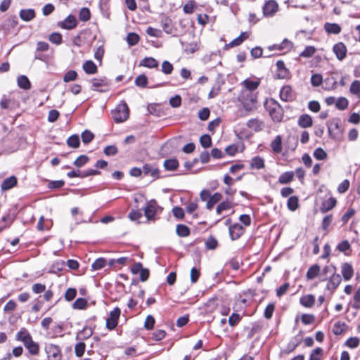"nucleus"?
Here are the masks:
<instances>
[{
	"label": "nucleus",
	"instance_id": "nucleus-48",
	"mask_svg": "<svg viewBox=\"0 0 360 360\" xmlns=\"http://www.w3.org/2000/svg\"><path fill=\"white\" fill-rule=\"evenodd\" d=\"M77 72L75 70H70L65 73L63 80L65 83L73 82L77 79Z\"/></svg>",
	"mask_w": 360,
	"mask_h": 360
},
{
	"label": "nucleus",
	"instance_id": "nucleus-53",
	"mask_svg": "<svg viewBox=\"0 0 360 360\" xmlns=\"http://www.w3.org/2000/svg\"><path fill=\"white\" fill-rule=\"evenodd\" d=\"M200 143L204 148H207L212 146V138L209 134H203L200 138Z\"/></svg>",
	"mask_w": 360,
	"mask_h": 360
},
{
	"label": "nucleus",
	"instance_id": "nucleus-6",
	"mask_svg": "<svg viewBox=\"0 0 360 360\" xmlns=\"http://www.w3.org/2000/svg\"><path fill=\"white\" fill-rule=\"evenodd\" d=\"M238 101L246 111H250L255 108L257 103V96L251 92L242 91L238 96Z\"/></svg>",
	"mask_w": 360,
	"mask_h": 360
},
{
	"label": "nucleus",
	"instance_id": "nucleus-1",
	"mask_svg": "<svg viewBox=\"0 0 360 360\" xmlns=\"http://www.w3.org/2000/svg\"><path fill=\"white\" fill-rule=\"evenodd\" d=\"M15 340L23 343L28 353L32 356H37L39 353V345L34 342L29 331L22 328L15 335Z\"/></svg>",
	"mask_w": 360,
	"mask_h": 360
},
{
	"label": "nucleus",
	"instance_id": "nucleus-17",
	"mask_svg": "<svg viewBox=\"0 0 360 360\" xmlns=\"http://www.w3.org/2000/svg\"><path fill=\"white\" fill-rule=\"evenodd\" d=\"M276 68L278 73L276 78L279 79H286L290 74L289 70L285 68V65L283 60H278L276 62Z\"/></svg>",
	"mask_w": 360,
	"mask_h": 360
},
{
	"label": "nucleus",
	"instance_id": "nucleus-61",
	"mask_svg": "<svg viewBox=\"0 0 360 360\" xmlns=\"http://www.w3.org/2000/svg\"><path fill=\"white\" fill-rule=\"evenodd\" d=\"M86 349V345L84 342L81 341L76 344L75 347V355L77 357H81L84 355Z\"/></svg>",
	"mask_w": 360,
	"mask_h": 360
},
{
	"label": "nucleus",
	"instance_id": "nucleus-34",
	"mask_svg": "<svg viewBox=\"0 0 360 360\" xmlns=\"http://www.w3.org/2000/svg\"><path fill=\"white\" fill-rule=\"evenodd\" d=\"M65 262L63 260H58L50 266L49 272L51 274H58L63 271L65 269Z\"/></svg>",
	"mask_w": 360,
	"mask_h": 360
},
{
	"label": "nucleus",
	"instance_id": "nucleus-18",
	"mask_svg": "<svg viewBox=\"0 0 360 360\" xmlns=\"http://www.w3.org/2000/svg\"><path fill=\"white\" fill-rule=\"evenodd\" d=\"M18 184V179L14 175L4 179L1 184V191H8L15 187Z\"/></svg>",
	"mask_w": 360,
	"mask_h": 360
},
{
	"label": "nucleus",
	"instance_id": "nucleus-13",
	"mask_svg": "<svg viewBox=\"0 0 360 360\" xmlns=\"http://www.w3.org/2000/svg\"><path fill=\"white\" fill-rule=\"evenodd\" d=\"M333 51L339 60H342L347 56V47L343 42H338L334 44Z\"/></svg>",
	"mask_w": 360,
	"mask_h": 360
},
{
	"label": "nucleus",
	"instance_id": "nucleus-12",
	"mask_svg": "<svg viewBox=\"0 0 360 360\" xmlns=\"http://www.w3.org/2000/svg\"><path fill=\"white\" fill-rule=\"evenodd\" d=\"M342 281V278L340 274L333 273L332 276L328 280L326 285V289L330 290L331 294L335 290Z\"/></svg>",
	"mask_w": 360,
	"mask_h": 360
},
{
	"label": "nucleus",
	"instance_id": "nucleus-16",
	"mask_svg": "<svg viewBox=\"0 0 360 360\" xmlns=\"http://www.w3.org/2000/svg\"><path fill=\"white\" fill-rule=\"evenodd\" d=\"M293 47V43L288 39H284L281 44H273L268 46L269 51H290Z\"/></svg>",
	"mask_w": 360,
	"mask_h": 360
},
{
	"label": "nucleus",
	"instance_id": "nucleus-42",
	"mask_svg": "<svg viewBox=\"0 0 360 360\" xmlns=\"http://www.w3.org/2000/svg\"><path fill=\"white\" fill-rule=\"evenodd\" d=\"M287 207L290 211H295L299 207V199L296 195L290 196L287 202Z\"/></svg>",
	"mask_w": 360,
	"mask_h": 360
},
{
	"label": "nucleus",
	"instance_id": "nucleus-27",
	"mask_svg": "<svg viewBox=\"0 0 360 360\" xmlns=\"http://www.w3.org/2000/svg\"><path fill=\"white\" fill-rule=\"evenodd\" d=\"M139 66H143L148 68H157L158 67V62L153 57H145L140 61Z\"/></svg>",
	"mask_w": 360,
	"mask_h": 360
},
{
	"label": "nucleus",
	"instance_id": "nucleus-19",
	"mask_svg": "<svg viewBox=\"0 0 360 360\" xmlns=\"http://www.w3.org/2000/svg\"><path fill=\"white\" fill-rule=\"evenodd\" d=\"M325 32L328 34H338L341 32V26L335 22H325L323 25Z\"/></svg>",
	"mask_w": 360,
	"mask_h": 360
},
{
	"label": "nucleus",
	"instance_id": "nucleus-44",
	"mask_svg": "<svg viewBox=\"0 0 360 360\" xmlns=\"http://www.w3.org/2000/svg\"><path fill=\"white\" fill-rule=\"evenodd\" d=\"M107 261L103 257L97 258L91 264L93 271H98L103 269L106 265Z\"/></svg>",
	"mask_w": 360,
	"mask_h": 360
},
{
	"label": "nucleus",
	"instance_id": "nucleus-25",
	"mask_svg": "<svg viewBox=\"0 0 360 360\" xmlns=\"http://www.w3.org/2000/svg\"><path fill=\"white\" fill-rule=\"evenodd\" d=\"M300 303L304 307L311 308L315 303V297L311 294H308L300 297Z\"/></svg>",
	"mask_w": 360,
	"mask_h": 360
},
{
	"label": "nucleus",
	"instance_id": "nucleus-2",
	"mask_svg": "<svg viewBox=\"0 0 360 360\" xmlns=\"http://www.w3.org/2000/svg\"><path fill=\"white\" fill-rule=\"evenodd\" d=\"M264 106L274 122H281L283 117V110L278 101L271 98L269 103H265Z\"/></svg>",
	"mask_w": 360,
	"mask_h": 360
},
{
	"label": "nucleus",
	"instance_id": "nucleus-64",
	"mask_svg": "<svg viewBox=\"0 0 360 360\" xmlns=\"http://www.w3.org/2000/svg\"><path fill=\"white\" fill-rule=\"evenodd\" d=\"M349 91L352 94L360 96V81L354 80L352 82Z\"/></svg>",
	"mask_w": 360,
	"mask_h": 360
},
{
	"label": "nucleus",
	"instance_id": "nucleus-11",
	"mask_svg": "<svg viewBox=\"0 0 360 360\" xmlns=\"http://www.w3.org/2000/svg\"><path fill=\"white\" fill-rule=\"evenodd\" d=\"M301 334H302V331H300V333L298 335H295L290 340V342L287 345L286 347L284 349L283 353L287 354H290V353L292 352L296 349L297 347L299 346V345L302 341V338L301 336Z\"/></svg>",
	"mask_w": 360,
	"mask_h": 360
},
{
	"label": "nucleus",
	"instance_id": "nucleus-35",
	"mask_svg": "<svg viewBox=\"0 0 360 360\" xmlns=\"http://www.w3.org/2000/svg\"><path fill=\"white\" fill-rule=\"evenodd\" d=\"M222 198V195L220 193H215L212 195H211L209 200L207 202L206 208L211 210L213 208L215 204L219 202Z\"/></svg>",
	"mask_w": 360,
	"mask_h": 360
},
{
	"label": "nucleus",
	"instance_id": "nucleus-14",
	"mask_svg": "<svg viewBox=\"0 0 360 360\" xmlns=\"http://www.w3.org/2000/svg\"><path fill=\"white\" fill-rule=\"evenodd\" d=\"M280 98L285 102H290L294 99V94L290 85L283 86L279 92Z\"/></svg>",
	"mask_w": 360,
	"mask_h": 360
},
{
	"label": "nucleus",
	"instance_id": "nucleus-56",
	"mask_svg": "<svg viewBox=\"0 0 360 360\" xmlns=\"http://www.w3.org/2000/svg\"><path fill=\"white\" fill-rule=\"evenodd\" d=\"M348 100L345 97H339L335 102V107L340 110H344L348 107Z\"/></svg>",
	"mask_w": 360,
	"mask_h": 360
},
{
	"label": "nucleus",
	"instance_id": "nucleus-8",
	"mask_svg": "<svg viewBox=\"0 0 360 360\" xmlns=\"http://www.w3.org/2000/svg\"><path fill=\"white\" fill-rule=\"evenodd\" d=\"M120 314L121 310L117 307H115L114 309L110 312V316L106 319V328L108 330H112L117 327Z\"/></svg>",
	"mask_w": 360,
	"mask_h": 360
},
{
	"label": "nucleus",
	"instance_id": "nucleus-29",
	"mask_svg": "<svg viewBox=\"0 0 360 360\" xmlns=\"http://www.w3.org/2000/svg\"><path fill=\"white\" fill-rule=\"evenodd\" d=\"M18 86L24 90L31 89V82L26 75H20L17 78Z\"/></svg>",
	"mask_w": 360,
	"mask_h": 360
},
{
	"label": "nucleus",
	"instance_id": "nucleus-38",
	"mask_svg": "<svg viewBox=\"0 0 360 360\" xmlns=\"http://www.w3.org/2000/svg\"><path fill=\"white\" fill-rule=\"evenodd\" d=\"M272 150L276 153H280L282 151V139L280 135L276 138L271 143Z\"/></svg>",
	"mask_w": 360,
	"mask_h": 360
},
{
	"label": "nucleus",
	"instance_id": "nucleus-3",
	"mask_svg": "<svg viewBox=\"0 0 360 360\" xmlns=\"http://www.w3.org/2000/svg\"><path fill=\"white\" fill-rule=\"evenodd\" d=\"M129 115V110L127 104L122 102L117 105L116 108L112 111V117L115 122L121 123L127 120Z\"/></svg>",
	"mask_w": 360,
	"mask_h": 360
},
{
	"label": "nucleus",
	"instance_id": "nucleus-32",
	"mask_svg": "<svg viewBox=\"0 0 360 360\" xmlns=\"http://www.w3.org/2000/svg\"><path fill=\"white\" fill-rule=\"evenodd\" d=\"M294 175L295 173L292 171L285 172L280 175L278 183L281 184H289L293 180Z\"/></svg>",
	"mask_w": 360,
	"mask_h": 360
},
{
	"label": "nucleus",
	"instance_id": "nucleus-26",
	"mask_svg": "<svg viewBox=\"0 0 360 360\" xmlns=\"http://www.w3.org/2000/svg\"><path fill=\"white\" fill-rule=\"evenodd\" d=\"M82 68L88 75H94L98 72V68L94 61L89 60L83 63Z\"/></svg>",
	"mask_w": 360,
	"mask_h": 360
},
{
	"label": "nucleus",
	"instance_id": "nucleus-37",
	"mask_svg": "<svg viewBox=\"0 0 360 360\" xmlns=\"http://www.w3.org/2000/svg\"><path fill=\"white\" fill-rule=\"evenodd\" d=\"M176 233L179 237H187L190 235L191 230L186 225L179 224L176 227Z\"/></svg>",
	"mask_w": 360,
	"mask_h": 360
},
{
	"label": "nucleus",
	"instance_id": "nucleus-4",
	"mask_svg": "<svg viewBox=\"0 0 360 360\" xmlns=\"http://www.w3.org/2000/svg\"><path fill=\"white\" fill-rule=\"evenodd\" d=\"M142 210H143L144 215L148 221H154L155 215L162 212V207L158 204L155 200H150L146 202Z\"/></svg>",
	"mask_w": 360,
	"mask_h": 360
},
{
	"label": "nucleus",
	"instance_id": "nucleus-43",
	"mask_svg": "<svg viewBox=\"0 0 360 360\" xmlns=\"http://www.w3.org/2000/svg\"><path fill=\"white\" fill-rule=\"evenodd\" d=\"M142 216V209H139L138 207L136 209H132L128 214L129 219L132 221H138Z\"/></svg>",
	"mask_w": 360,
	"mask_h": 360
},
{
	"label": "nucleus",
	"instance_id": "nucleus-62",
	"mask_svg": "<svg viewBox=\"0 0 360 360\" xmlns=\"http://www.w3.org/2000/svg\"><path fill=\"white\" fill-rule=\"evenodd\" d=\"M316 52V48L313 46H307L303 51L300 53V57L309 58L312 56Z\"/></svg>",
	"mask_w": 360,
	"mask_h": 360
},
{
	"label": "nucleus",
	"instance_id": "nucleus-39",
	"mask_svg": "<svg viewBox=\"0 0 360 360\" xmlns=\"http://www.w3.org/2000/svg\"><path fill=\"white\" fill-rule=\"evenodd\" d=\"M319 272L320 266L319 264H315L309 268L306 276L308 280H312L319 275Z\"/></svg>",
	"mask_w": 360,
	"mask_h": 360
},
{
	"label": "nucleus",
	"instance_id": "nucleus-58",
	"mask_svg": "<svg viewBox=\"0 0 360 360\" xmlns=\"http://www.w3.org/2000/svg\"><path fill=\"white\" fill-rule=\"evenodd\" d=\"M346 326L345 323L338 321L333 326V333L336 335H340L344 333Z\"/></svg>",
	"mask_w": 360,
	"mask_h": 360
},
{
	"label": "nucleus",
	"instance_id": "nucleus-15",
	"mask_svg": "<svg viewBox=\"0 0 360 360\" xmlns=\"http://www.w3.org/2000/svg\"><path fill=\"white\" fill-rule=\"evenodd\" d=\"M77 25L76 18L72 15H68L64 20L59 22L58 25L65 30H72L74 29Z\"/></svg>",
	"mask_w": 360,
	"mask_h": 360
},
{
	"label": "nucleus",
	"instance_id": "nucleus-57",
	"mask_svg": "<svg viewBox=\"0 0 360 360\" xmlns=\"http://www.w3.org/2000/svg\"><path fill=\"white\" fill-rule=\"evenodd\" d=\"M89 160V158L86 155H79L73 162V165L77 167H82L84 166Z\"/></svg>",
	"mask_w": 360,
	"mask_h": 360
},
{
	"label": "nucleus",
	"instance_id": "nucleus-22",
	"mask_svg": "<svg viewBox=\"0 0 360 360\" xmlns=\"http://www.w3.org/2000/svg\"><path fill=\"white\" fill-rule=\"evenodd\" d=\"M297 124L302 128H308L312 126L313 120L310 115L302 114L298 117Z\"/></svg>",
	"mask_w": 360,
	"mask_h": 360
},
{
	"label": "nucleus",
	"instance_id": "nucleus-47",
	"mask_svg": "<svg viewBox=\"0 0 360 360\" xmlns=\"http://www.w3.org/2000/svg\"><path fill=\"white\" fill-rule=\"evenodd\" d=\"M82 141L84 144H88L94 139V134L90 130L85 129L81 134Z\"/></svg>",
	"mask_w": 360,
	"mask_h": 360
},
{
	"label": "nucleus",
	"instance_id": "nucleus-63",
	"mask_svg": "<svg viewBox=\"0 0 360 360\" xmlns=\"http://www.w3.org/2000/svg\"><path fill=\"white\" fill-rule=\"evenodd\" d=\"M49 39L51 43L59 45L63 41L62 34L59 32H53L49 35Z\"/></svg>",
	"mask_w": 360,
	"mask_h": 360
},
{
	"label": "nucleus",
	"instance_id": "nucleus-7",
	"mask_svg": "<svg viewBox=\"0 0 360 360\" xmlns=\"http://www.w3.org/2000/svg\"><path fill=\"white\" fill-rule=\"evenodd\" d=\"M49 360H61L62 353L58 345L54 344H46L44 347Z\"/></svg>",
	"mask_w": 360,
	"mask_h": 360
},
{
	"label": "nucleus",
	"instance_id": "nucleus-30",
	"mask_svg": "<svg viewBox=\"0 0 360 360\" xmlns=\"http://www.w3.org/2000/svg\"><path fill=\"white\" fill-rule=\"evenodd\" d=\"M92 335V328L85 326L77 334L76 339L78 340H84L90 338Z\"/></svg>",
	"mask_w": 360,
	"mask_h": 360
},
{
	"label": "nucleus",
	"instance_id": "nucleus-24",
	"mask_svg": "<svg viewBox=\"0 0 360 360\" xmlns=\"http://www.w3.org/2000/svg\"><path fill=\"white\" fill-rule=\"evenodd\" d=\"M20 18L25 22H29L34 18L36 13L32 8L22 9L19 13Z\"/></svg>",
	"mask_w": 360,
	"mask_h": 360
},
{
	"label": "nucleus",
	"instance_id": "nucleus-9",
	"mask_svg": "<svg viewBox=\"0 0 360 360\" xmlns=\"http://www.w3.org/2000/svg\"><path fill=\"white\" fill-rule=\"evenodd\" d=\"M278 4L275 0L266 1L262 7L263 15L265 17L273 16L278 11Z\"/></svg>",
	"mask_w": 360,
	"mask_h": 360
},
{
	"label": "nucleus",
	"instance_id": "nucleus-41",
	"mask_svg": "<svg viewBox=\"0 0 360 360\" xmlns=\"http://www.w3.org/2000/svg\"><path fill=\"white\" fill-rule=\"evenodd\" d=\"M67 145L72 148H77L80 146L79 136L77 134H72L67 139Z\"/></svg>",
	"mask_w": 360,
	"mask_h": 360
},
{
	"label": "nucleus",
	"instance_id": "nucleus-45",
	"mask_svg": "<svg viewBox=\"0 0 360 360\" xmlns=\"http://www.w3.org/2000/svg\"><path fill=\"white\" fill-rule=\"evenodd\" d=\"M139 39V35L135 32H129L127 36V41L130 46L136 45Z\"/></svg>",
	"mask_w": 360,
	"mask_h": 360
},
{
	"label": "nucleus",
	"instance_id": "nucleus-21",
	"mask_svg": "<svg viewBox=\"0 0 360 360\" xmlns=\"http://www.w3.org/2000/svg\"><path fill=\"white\" fill-rule=\"evenodd\" d=\"M341 272L343 276V278L345 281H349L354 274V269L352 266L347 263L345 262L342 264L341 266Z\"/></svg>",
	"mask_w": 360,
	"mask_h": 360
},
{
	"label": "nucleus",
	"instance_id": "nucleus-23",
	"mask_svg": "<svg viewBox=\"0 0 360 360\" xmlns=\"http://www.w3.org/2000/svg\"><path fill=\"white\" fill-rule=\"evenodd\" d=\"M250 169H262L264 168L265 163L264 158L259 155L253 157L250 160Z\"/></svg>",
	"mask_w": 360,
	"mask_h": 360
},
{
	"label": "nucleus",
	"instance_id": "nucleus-46",
	"mask_svg": "<svg viewBox=\"0 0 360 360\" xmlns=\"http://www.w3.org/2000/svg\"><path fill=\"white\" fill-rule=\"evenodd\" d=\"M334 129H338L340 128V120L334 118L328 123V133L332 139H335V136L332 134V130Z\"/></svg>",
	"mask_w": 360,
	"mask_h": 360
},
{
	"label": "nucleus",
	"instance_id": "nucleus-33",
	"mask_svg": "<svg viewBox=\"0 0 360 360\" xmlns=\"http://www.w3.org/2000/svg\"><path fill=\"white\" fill-rule=\"evenodd\" d=\"M242 84L244 85L248 91L252 93V91L256 90L259 87L260 82L259 80H251L250 79H245L242 82Z\"/></svg>",
	"mask_w": 360,
	"mask_h": 360
},
{
	"label": "nucleus",
	"instance_id": "nucleus-50",
	"mask_svg": "<svg viewBox=\"0 0 360 360\" xmlns=\"http://www.w3.org/2000/svg\"><path fill=\"white\" fill-rule=\"evenodd\" d=\"M218 246L217 240L212 236H210L205 241V248L207 250H215Z\"/></svg>",
	"mask_w": 360,
	"mask_h": 360
},
{
	"label": "nucleus",
	"instance_id": "nucleus-54",
	"mask_svg": "<svg viewBox=\"0 0 360 360\" xmlns=\"http://www.w3.org/2000/svg\"><path fill=\"white\" fill-rule=\"evenodd\" d=\"M87 306V301L82 297L77 298L72 304V308L75 309H84Z\"/></svg>",
	"mask_w": 360,
	"mask_h": 360
},
{
	"label": "nucleus",
	"instance_id": "nucleus-60",
	"mask_svg": "<svg viewBox=\"0 0 360 360\" xmlns=\"http://www.w3.org/2000/svg\"><path fill=\"white\" fill-rule=\"evenodd\" d=\"M311 84L314 87L319 86L323 83V77L321 74H313L310 79Z\"/></svg>",
	"mask_w": 360,
	"mask_h": 360
},
{
	"label": "nucleus",
	"instance_id": "nucleus-51",
	"mask_svg": "<svg viewBox=\"0 0 360 360\" xmlns=\"http://www.w3.org/2000/svg\"><path fill=\"white\" fill-rule=\"evenodd\" d=\"M313 155L318 160H324L327 158V153L321 147L314 150Z\"/></svg>",
	"mask_w": 360,
	"mask_h": 360
},
{
	"label": "nucleus",
	"instance_id": "nucleus-20",
	"mask_svg": "<svg viewBox=\"0 0 360 360\" xmlns=\"http://www.w3.org/2000/svg\"><path fill=\"white\" fill-rule=\"evenodd\" d=\"M337 203V200L334 197H330L327 200L322 202L320 211L322 213H326L328 211L331 210Z\"/></svg>",
	"mask_w": 360,
	"mask_h": 360
},
{
	"label": "nucleus",
	"instance_id": "nucleus-49",
	"mask_svg": "<svg viewBox=\"0 0 360 360\" xmlns=\"http://www.w3.org/2000/svg\"><path fill=\"white\" fill-rule=\"evenodd\" d=\"M135 84L141 88H146L148 85V78L144 74L139 75L134 81Z\"/></svg>",
	"mask_w": 360,
	"mask_h": 360
},
{
	"label": "nucleus",
	"instance_id": "nucleus-31",
	"mask_svg": "<svg viewBox=\"0 0 360 360\" xmlns=\"http://www.w3.org/2000/svg\"><path fill=\"white\" fill-rule=\"evenodd\" d=\"M323 88L327 91L333 90L337 87V81L333 76L328 77L324 80L323 79Z\"/></svg>",
	"mask_w": 360,
	"mask_h": 360
},
{
	"label": "nucleus",
	"instance_id": "nucleus-28",
	"mask_svg": "<svg viewBox=\"0 0 360 360\" xmlns=\"http://www.w3.org/2000/svg\"><path fill=\"white\" fill-rule=\"evenodd\" d=\"M163 166L167 171H175L179 166L176 158H169L165 160Z\"/></svg>",
	"mask_w": 360,
	"mask_h": 360
},
{
	"label": "nucleus",
	"instance_id": "nucleus-59",
	"mask_svg": "<svg viewBox=\"0 0 360 360\" xmlns=\"http://www.w3.org/2000/svg\"><path fill=\"white\" fill-rule=\"evenodd\" d=\"M323 353V351L321 347H316L311 351L309 360H321Z\"/></svg>",
	"mask_w": 360,
	"mask_h": 360
},
{
	"label": "nucleus",
	"instance_id": "nucleus-10",
	"mask_svg": "<svg viewBox=\"0 0 360 360\" xmlns=\"http://www.w3.org/2000/svg\"><path fill=\"white\" fill-rule=\"evenodd\" d=\"M229 236L232 240L238 239L244 233V228L238 223H235L229 225Z\"/></svg>",
	"mask_w": 360,
	"mask_h": 360
},
{
	"label": "nucleus",
	"instance_id": "nucleus-36",
	"mask_svg": "<svg viewBox=\"0 0 360 360\" xmlns=\"http://www.w3.org/2000/svg\"><path fill=\"white\" fill-rule=\"evenodd\" d=\"M246 125L255 131H259L262 129L263 122L258 119H250L247 122Z\"/></svg>",
	"mask_w": 360,
	"mask_h": 360
},
{
	"label": "nucleus",
	"instance_id": "nucleus-40",
	"mask_svg": "<svg viewBox=\"0 0 360 360\" xmlns=\"http://www.w3.org/2000/svg\"><path fill=\"white\" fill-rule=\"evenodd\" d=\"M161 25H162V29L165 33H167V34H172L173 33L174 27L172 25V20L170 18H169L168 17H166L164 19H162L161 21Z\"/></svg>",
	"mask_w": 360,
	"mask_h": 360
},
{
	"label": "nucleus",
	"instance_id": "nucleus-55",
	"mask_svg": "<svg viewBox=\"0 0 360 360\" xmlns=\"http://www.w3.org/2000/svg\"><path fill=\"white\" fill-rule=\"evenodd\" d=\"M249 37V34L247 32H241L240 34L231 41V45L238 46L240 45L245 39Z\"/></svg>",
	"mask_w": 360,
	"mask_h": 360
},
{
	"label": "nucleus",
	"instance_id": "nucleus-5",
	"mask_svg": "<svg viewBox=\"0 0 360 360\" xmlns=\"http://www.w3.org/2000/svg\"><path fill=\"white\" fill-rule=\"evenodd\" d=\"M90 82H91V89L101 93H105L109 91L112 84L111 80L106 77L93 78Z\"/></svg>",
	"mask_w": 360,
	"mask_h": 360
},
{
	"label": "nucleus",
	"instance_id": "nucleus-52",
	"mask_svg": "<svg viewBox=\"0 0 360 360\" xmlns=\"http://www.w3.org/2000/svg\"><path fill=\"white\" fill-rule=\"evenodd\" d=\"M91 18V12L90 10L84 7L81 8L79 13V19L82 22H86Z\"/></svg>",
	"mask_w": 360,
	"mask_h": 360
}]
</instances>
